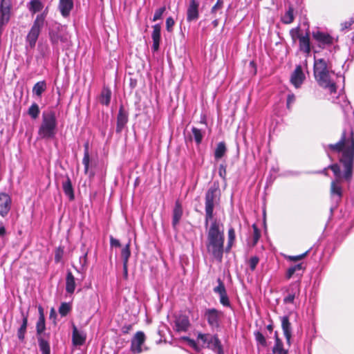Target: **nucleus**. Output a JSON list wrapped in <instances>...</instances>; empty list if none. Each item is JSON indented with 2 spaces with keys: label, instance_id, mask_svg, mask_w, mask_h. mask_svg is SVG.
Segmentation results:
<instances>
[{
  "label": "nucleus",
  "instance_id": "nucleus-1",
  "mask_svg": "<svg viewBox=\"0 0 354 354\" xmlns=\"http://www.w3.org/2000/svg\"><path fill=\"white\" fill-rule=\"evenodd\" d=\"M220 196L218 183L214 182L207 189L205 196V226L208 227L212 221L207 234V250L218 262L223 260L224 252V233L220 229V224L216 219L213 220L214 209L218 203Z\"/></svg>",
  "mask_w": 354,
  "mask_h": 354
},
{
  "label": "nucleus",
  "instance_id": "nucleus-2",
  "mask_svg": "<svg viewBox=\"0 0 354 354\" xmlns=\"http://www.w3.org/2000/svg\"><path fill=\"white\" fill-rule=\"evenodd\" d=\"M328 149L333 152H342V156L339 158V162L344 168L343 177L348 183L351 181L353 168H354V138H347L346 131L342 133L339 142L335 144L328 145Z\"/></svg>",
  "mask_w": 354,
  "mask_h": 354
},
{
  "label": "nucleus",
  "instance_id": "nucleus-3",
  "mask_svg": "<svg viewBox=\"0 0 354 354\" xmlns=\"http://www.w3.org/2000/svg\"><path fill=\"white\" fill-rule=\"evenodd\" d=\"M313 71L315 78L319 86L324 88H328L331 93H336V84L330 80L327 63L324 59H315Z\"/></svg>",
  "mask_w": 354,
  "mask_h": 354
},
{
  "label": "nucleus",
  "instance_id": "nucleus-4",
  "mask_svg": "<svg viewBox=\"0 0 354 354\" xmlns=\"http://www.w3.org/2000/svg\"><path fill=\"white\" fill-rule=\"evenodd\" d=\"M57 126L55 113L53 111L43 112L41 122L37 132L39 138L50 140L55 138L57 133Z\"/></svg>",
  "mask_w": 354,
  "mask_h": 354
},
{
  "label": "nucleus",
  "instance_id": "nucleus-5",
  "mask_svg": "<svg viewBox=\"0 0 354 354\" xmlns=\"http://www.w3.org/2000/svg\"><path fill=\"white\" fill-rule=\"evenodd\" d=\"M47 14L48 9L46 8L42 13L36 16V18L34 20L28 35H26V41L30 48H34L35 47L37 41L46 22Z\"/></svg>",
  "mask_w": 354,
  "mask_h": 354
},
{
  "label": "nucleus",
  "instance_id": "nucleus-6",
  "mask_svg": "<svg viewBox=\"0 0 354 354\" xmlns=\"http://www.w3.org/2000/svg\"><path fill=\"white\" fill-rule=\"evenodd\" d=\"M49 39L53 46H57L59 43L65 46L71 45V35L65 26L59 25L55 30L49 31Z\"/></svg>",
  "mask_w": 354,
  "mask_h": 354
},
{
  "label": "nucleus",
  "instance_id": "nucleus-7",
  "mask_svg": "<svg viewBox=\"0 0 354 354\" xmlns=\"http://www.w3.org/2000/svg\"><path fill=\"white\" fill-rule=\"evenodd\" d=\"M328 168L333 172L336 180L330 183V194L331 196H337L339 200H341L343 196L342 187L340 185L341 178L343 177V174L341 173L340 167L337 163H335L328 166Z\"/></svg>",
  "mask_w": 354,
  "mask_h": 354
},
{
  "label": "nucleus",
  "instance_id": "nucleus-8",
  "mask_svg": "<svg viewBox=\"0 0 354 354\" xmlns=\"http://www.w3.org/2000/svg\"><path fill=\"white\" fill-rule=\"evenodd\" d=\"M223 313L216 308H207L204 312L205 319L212 328H218L223 317Z\"/></svg>",
  "mask_w": 354,
  "mask_h": 354
},
{
  "label": "nucleus",
  "instance_id": "nucleus-9",
  "mask_svg": "<svg viewBox=\"0 0 354 354\" xmlns=\"http://www.w3.org/2000/svg\"><path fill=\"white\" fill-rule=\"evenodd\" d=\"M146 336L142 331H138L131 340V351L134 354L140 353L142 351V345L145 343Z\"/></svg>",
  "mask_w": 354,
  "mask_h": 354
},
{
  "label": "nucleus",
  "instance_id": "nucleus-10",
  "mask_svg": "<svg viewBox=\"0 0 354 354\" xmlns=\"http://www.w3.org/2000/svg\"><path fill=\"white\" fill-rule=\"evenodd\" d=\"M218 286L214 288V292L219 295L220 303L225 307L231 308V303L227 294L226 288L223 281L218 278L217 279Z\"/></svg>",
  "mask_w": 354,
  "mask_h": 354
},
{
  "label": "nucleus",
  "instance_id": "nucleus-11",
  "mask_svg": "<svg viewBox=\"0 0 354 354\" xmlns=\"http://www.w3.org/2000/svg\"><path fill=\"white\" fill-rule=\"evenodd\" d=\"M183 216V207L180 200L175 201L174 207L172 210V221L171 225L174 230H177L178 225Z\"/></svg>",
  "mask_w": 354,
  "mask_h": 354
},
{
  "label": "nucleus",
  "instance_id": "nucleus-12",
  "mask_svg": "<svg viewBox=\"0 0 354 354\" xmlns=\"http://www.w3.org/2000/svg\"><path fill=\"white\" fill-rule=\"evenodd\" d=\"M287 295L283 298L284 304H293L295 299L300 294V283L295 282L290 285L286 290Z\"/></svg>",
  "mask_w": 354,
  "mask_h": 354
},
{
  "label": "nucleus",
  "instance_id": "nucleus-13",
  "mask_svg": "<svg viewBox=\"0 0 354 354\" xmlns=\"http://www.w3.org/2000/svg\"><path fill=\"white\" fill-rule=\"evenodd\" d=\"M12 198L5 192H0V216H6L11 209Z\"/></svg>",
  "mask_w": 354,
  "mask_h": 354
},
{
  "label": "nucleus",
  "instance_id": "nucleus-14",
  "mask_svg": "<svg viewBox=\"0 0 354 354\" xmlns=\"http://www.w3.org/2000/svg\"><path fill=\"white\" fill-rule=\"evenodd\" d=\"M175 329L177 332H186L190 327V322L187 315L179 314L175 317Z\"/></svg>",
  "mask_w": 354,
  "mask_h": 354
},
{
  "label": "nucleus",
  "instance_id": "nucleus-15",
  "mask_svg": "<svg viewBox=\"0 0 354 354\" xmlns=\"http://www.w3.org/2000/svg\"><path fill=\"white\" fill-rule=\"evenodd\" d=\"M129 121L128 113L124 110L123 105H120L117 115V124L115 131L120 133Z\"/></svg>",
  "mask_w": 354,
  "mask_h": 354
},
{
  "label": "nucleus",
  "instance_id": "nucleus-16",
  "mask_svg": "<svg viewBox=\"0 0 354 354\" xmlns=\"http://www.w3.org/2000/svg\"><path fill=\"white\" fill-rule=\"evenodd\" d=\"M199 2L198 0H190L187 9V21H196L199 17Z\"/></svg>",
  "mask_w": 354,
  "mask_h": 354
},
{
  "label": "nucleus",
  "instance_id": "nucleus-17",
  "mask_svg": "<svg viewBox=\"0 0 354 354\" xmlns=\"http://www.w3.org/2000/svg\"><path fill=\"white\" fill-rule=\"evenodd\" d=\"M312 36L319 43V47L330 46L333 43V38L328 33L317 30L313 32Z\"/></svg>",
  "mask_w": 354,
  "mask_h": 354
},
{
  "label": "nucleus",
  "instance_id": "nucleus-18",
  "mask_svg": "<svg viewBox=\"0 0 354 354\" xmlns=\"http://www.w3.org/2000/svg\"><path fill=\"white\" fill-rule=\"evenodd\" d=\"M305 80V75L303 73L302 68L300 65H297L292 72L290 77V82L295 88H299Z\"/></svg>",
  "mask_w": 354,
  "mask_h": 354
},
{
  "label": "nucleus",
  "instance_id": "nucleus-19",
  "mask_svg": "<svg viewBox=\"0 0 354 354\" xmlns=\"http://www.w3.org/2000/svg\"><path fill=\"white\" fill-rule=\"evenodd\" d=\"M281 328L283 332V335L286 339V343L288 345L291 344V337H292V331H291V324L289 321L288 316H283L281 317Z\"/></svg>",
  "mask_w": 354,
  "mask_h": 354
},
{
  "label": "nucleus",
  "instance_id": "nucleus-20",
  "mask_svg": "<svg viewBox=\"0 0 354 354\" xmlns=\"http://www.w3.org/2000/svg\"><path fill=\"white\" fill-rule=\"evenodd\" d=\"M39 311V319L36 324V332L37 337L44 336L42 334L46 330V322H45V317L44 313L43 308L39 306L38 307Z\"/></svg>",
  "mask_w": 354,
  "mask_h": 354
},
{
  "label": "nucleus",
  "instance_id": "nucleus-21",
  "mask_svg": "<svg viewBox=\"0 0 354 354\" xmlns=\"http://www.w3.org/2000/svg\"><path fill=\"white\" fill-rule=\"evenodd\" d=\"M299 41L300 51L306 54H309L311 51V47L310 41V32L308 29L306 32L305 35L299 38Z\"/></svg>",
  "mask_w": 354,
  "mask_h": 354
},
{
  "label": "nucleus",
  "instance_id": "nucleus-22",
  "mask_svg": "<svg viewBox=\"0 0 354 354\" xmlns=\"http://www.w3.org/2000/svg\"><path fill=\"white\" fill-rule=\"evenodd\" d=\"M160 31L161 26L159 24L153 26V32L151 35L153 40L152 49L154 52L158 51L160 46Z\"/></svg>",
  "mask_w": 354,
  "mask_h": 354
},
{
  "label": "nucleus",
  "instance_id": "nucleus-23",
  "mask_svg": "<svg viewBox=\"0 0 354 354\" xmlns=\"http://www.w3.org/2000/svg\"><path fill=\"white\" fill-rule=\"evenodd\" d=\"M73 8V0H59V9L64 17L69 16Z\"/></svg>",
  "mask_w": 354,
  "mask_h": 354
},
{
  "label": "nucleus",
  "instance_id": "nucleus-24",
  "mask_svg": "<svg viewBox=\"0 0 354 354\" xmlns=\"http://www.w3.org/2000/svg\"><path fill=\"white\" fill-rule=\"evenodd\" d=\"M62 189L64 193L68 197L69 200L73 201L75 198L74 189L71 180L68 175L66 176V180L62 183Z\"/></svg>",
  "mask_w": 354,
  "mask_h": 354
},
{
  "label": "nucleus",
  "instance_id": "nucleus-25",
  "mask_svg": "<svg viewBox=\"0 0 354 354\" xmlns=\"http://www.w3.org/2000/svg\"><path fill=\"white\" fill-rule=\"evenodd\" d=\"M111 98V91L107 86L104 85L99 96V102L101 104L108 106Z\"/></svg>",
  "mask_w": 354,
  "mask_h": 354
},
{
  "label": "nucleus",
  "instance_id": "nucleus-26",
  "mask_svg": "<svg viewBox=\"0 0 354 354\" xmlns=\"http://www.w3.org/2000/svg\"><path fill=\"white\" fill-rule=\"evenodd\" d=\"M76 287L75 279L73 273L68 270L66 277V291L67 293L72 295L74 293Z\"/></svg>",
  "mask_w": 354,
  "mask_h": 354
},
{
  "label": "nucleus",
  "instance_id": "nucleus-27",
  "mask_svg": "<svg viewBox=\"0 0 354 354\" xmlns=\"http://www.w3.org/2000/svg\"><path fill=\"white\" fill-rule=\"evenodd\" d=\"M207 347L216 351L217 354H224L222 344L217 335H212Z\"/></svg>",
  "mask_w": 354,
  "mask_h": 354
},
{
  "label": "nucleus",
  "instance_id": "nucleus-28",
  "mask_svg": "<svg viewBox=\"0 0 354 354\" xmlns=\"http://www.w3.org/2000/svg\"><path fill=\"white\" fill-rule=\"evenodd\" d=\"M22 324L20 328L17 330V337L20 342H24L25 339V334L26 333V328L28 326V314L22 313Z\"/></svg>",
  "mask_w": 354,
  "mask_h": 354
},
{
  "label": "nucleus",
  "instance_id": "nucleus-29",
  "mask_svg": "<svg viewBox=\"0 0 354 354\" xmlns=\"http://www.w3.org/2000/svg\"><path fill=\"white\" fill-rule=\"evenodd\" d=\"M10 15L11 9L0 8V30L2 31L3 26L9 22Z\"/></svg>",
  "mask_w": 354,
  "mask_h": 354
},
{
  "label": "nucleus",
  "instance_id": "nucleus-30",
  "mask_svg": "<svg viewBox=\"0 0 354 354\" xmlns=\"http://www.w3.org/2000/svg\"><path fill=\"white\" fill-rule=\"evenodd\" d=\"M38 344L42 354H50V346L48 339L44 336L37 337Z\"/></svg>",
  "mask_w": 354,
  "mask_h": 354
},
{
  "label": "nucleus",
  "instance_id": "nucleus-31",
  "mask_svg": "<svg viewBox=\"0 0 354 354\" xmlns=\"http://www.w3.org/2000/svg\"><path fill=\"white\" fill-rule=\"evenodd\" d=\"M28 8L34 15L44 8V4L40 0H31L28 5Z\"/></svg>",
  "mask_w": 354,
  "mask_h": 354
},
{
  "label": "nucleus",
  "instance_id": "nucleus-32",
  "mask_svg": "<svg viewBox=\"0 0 354 354\" xmlns=\"http://www.w3.org/2000/svg\"><path fill=\"white\" fill-rule=\"evenodd\" d=\"M47 86L45 80L37 82L32 87V93L38 97H41V94L46 90Z\"/></svg>",
  "mask_w": 354,
  "mask_h": 354
},
{
  "label": "nucleus",
  "instance_id": "nucleus-33",
  "mask_svg": "<svg viewBox=\"0 0 354 354\" xmlns=\"http://www.w3.org/2000/svg\"><path fill=\"white\" fill-rule=\"evenodd\" d=\"M295 19L294 16V8L292 5L288 6V10L286 12L284 15L281 17V21L284 24H290L293 22Z\"/></svg>",
  "mask_w": 354,
  "mask_h": 354
},
{
  "label": "nucleus",
  "instance_id": "nucleus-34",
  "mask_svg": "<svg viewBox=\"0 0 354 354\" xmlns=\"http://www.w3.org/2000/svg\"><path fill=\"white\" fill-rule=\"evenodd\" d=\"M86 340V337L82 336L78 331L75 326L73 328V343L77 346L82 345Z\"/></svg>",
  "mask_w": 354,
  "mask_h": 354
},
{
  "label": "nucleus",
  "instance_id": "nucleus-35",
  "mask_svg": "<svg viewBox=\"0 0 354 354\" xmlns=\"http://www.w3.org/2000/svg\"><path fill=\"white\" fill-rule=\"evenodd\" d=\"M227 151L225 143L220 142L217 144L216 148L214 151V158L216 160L221 159L224 156Z\"/></svg>",
  "mask_w": 354,
  "mask_h": 354
},
{
  "label": "nucleus",
  "instance_id": "nucleus-36",
  "mask_svg": "<svg viewBox=\"0 0 354 354\" xmlns=\"http://www.w3.org/2000/svg\"><path fill=\"white\" fill-rule=\"evenodd\" d=\"M130 245L131 241L129 240L121 250V258L123 263H128L129 259L131 256Z\"/></svg>",
  "mask_w": 354,
  "mask_h": 354
},
{
  "label": "nucleus",
  "instance_id": "nucleus-37",
  "mask_svg": "<svg viewBox=\"0 0 354 354\" xmlns=\"http://www.w3.org/2000/svg\"><path fill=\"white\" fill-rule=\"evenodd\" d=\"M39 113L40 109L39 105L35 102L32 103L28 110V114L32 119L36 120L39 117Z\"/></svg>",
  "mask_w": 354,
  "mask_h": 354
},
{
  "label": "nucleus",
  "instance_id": "nucleus-38",
  "mask_svg": "<svg viewBox=\"0 0 354 354\" xmlns=\"http://www.w3.org/2000/svg\"><path fill=\"white\" fill-rule=\"evenodd\" d=\"M272 351L274 354H288V350L283 348L282 341L275 342Z\"/></svg>",
  "mask_w": 354,
  "mask_h": 354
},
{
  "label": "nucleus",
  "instance_id": "nucleus-39",
  "mask_svg": "<svg viewBox=\"0 0 354 354\" xmlns=\"http://www.w3.org/2000/svg\"><path fill=\"white\" fill-rule=\"evenodd\" d=\"M254 335L255 337V340L257 342L262 346L263 347H267L268 343L267 340L265 337V336L263 335V333L259 330H256L254 332Z\"/></svg>",
  "mask_w": 354,
  "mask_h": 354
},
{
  "label": "nucleus",
  "instance_id": "nucleus-40",
  "mask_svg": "<svg viewBox=\"0 0 354 354\" xmlns=\"http://www.w3.org/2000/svg\"><path fill=\"white\" fill-rule=\"evenodd\" d=\"M192 131L196 143L200 145L202 142L204 133H203L201 129L194 127H192Z\"/></svg>",
  "mask_w": 354,
  "mask_h": 354
},
{
  "label": "nucleus",
  "instance_id": "nucleus-41",
  "mask_svg": "<svg viewBox=\"0 0 354 354\" xmlns=\"http://www.w3.org/2000/svg\"><path fill=\"white\" fill-rule=\"evenodd\" d=\"M235 240V230L233 227H230L229 230H228V242H227V245L225 248V251L227 252H228L233 243H234V241Z\"/></svg>",
  "mask_w": 354,
  "mask_h": 354
},
{
  "label": "nucleus",
  "instance_id": "nucleus-42",
  "mask_svg": "<svg viewBox=\"0 0 354 354\" xmlns=\"http://www.w3.org/2000/svg\"><path fill=\"white\" fill-rule=\"evenodd\" d=\"M71 310V306L69 303L63 302L59 308V313L62 317L66 316Z\"/></svg>",
  "mask_w": 354,
  "mask_h": 354
},
{
  "label": "nucleus",
  "instance_id": "nucleus-43",
  "mask_svg": "<svg viewBox=\"0 0 354 354\" xmlns=\"http://www.w3.org/2000/svg\"><path fill=\"white\" fill-rule=\"evenodd\" d=\"M310 250H311V248L308 249L307 251H306L305 252H304L303 254H301L299 255L286 256V259H288V261H292V262H296V261H300V260L304 259L308 254Z\"/></svg>",
  "mask_w": 354,
  "mask_h": 354
},
{
  "label": "nucleus",
  "instance_id": "nucleus-44",
  "mask_svg": "<svg viewBox=\"0 0 354 354\" xmlns=\"http://www.w3.org/2000/svg\"><path fill=\"white\" fill-rule=\"evenodd\" d=\"M290 35L294 41H295L297 38L299 39V38L301 37L304 36L300 33V28L299 27H297L295 28L291 29L290 31Z\"/></svg>",
  "mask_w": 354,
  "mask_h": 354
},
{
  "label": "nucleus",
  "instance_id": "nucleus-45",
  "mask_svg": "<svg viewBox=\"0 0 354 354\" xmlns=\"http://www.w3.org/2000/svg\"><path fill=\"white\" fill-rule=\"evenodd\" d=\"M212 337V335L210 334H203V333H200L198 335L197 339L201 340V342L203 344H207V345L208 346Z\"/></svg>",
  "mask_w": 354,
  "mask_h": 354
},
{
  "label": "nucleus",
  "instance_id": "nucleus-46",
  "mask_svg": "<svg viewBox=\"0 0 354 354\" xmlns=\"http://www.w3.org/2000/svg\"><path fill=\"white\" fill-rule=\"evenodd\" d=\"M165 10H166L165 6H162V7L158 8V10H156L154 13L152 21H156L157 20L160 19Z\"/></svg>",
  "mask_w": 354,
  "mask_h": 354
},
{
  "label": "nucleus",
  "instance_id": "nucleus-47",
  "mask_svg": "<svg viewBox=\"0 0 354 354\" xmlns=\"http://www.w3.org/2000/svg\"><path fill=\"white\" fill-rule=\"evenodd\" d=\"M90 163V154H84L82 164L84 166V174H88Z\"/></svg>",
  "mask_w": 354,
  "mask_h": 354
},
{
  "label": "nucleus",
  "instance_id": "nucleus-48",
  "mask_svg": "<svg viewBox=\"0 0 354 354\" xmlns=\"http://www.w3.org/2000/svg\"><path fill=\"white\" fill-rule=\"evenodd\" d=\"M354 24V19L351 18L349 20L340 24V30L344 31L345 30L351 29V26Z\"/></svg>",
  "mask_w": 354,
  "mask_h": 354
},
{
  "label": "nucleus",
  "instance_id": "nucleus-49",
  "mask_svg": "<svg viewBox=\"0 0 354 354\" xmlns=\"http://www.w3.org/2000/svg\"><path fill=\"white\" fill-rule=\"evenodd\" d=\"M254 233H253V245H256L261 236V232L256 225H252Z\"/></svg>",
  "mask_w": 354,
  "mask_h": 354
},
{
  "label": "nucleus",
  "instance_id": "nucleus-50",
  "mask_svg": "<svg viewBox=\"0 0 354 354\" xmlns=\"http://www.w3.org/2000/svg\"><path fill=\"white\" fill-rule=\"evenodd\" d=\"M64 254V250L61 247H59L56 249L55 252V261L56 263H59L62 259Z\"/></svg>",
  "mask_w": 354,
  "mask_h": 354
},
{
  "label": "nucleus",
  "instance_id": "nucleus-51",
  "mask_svg": "<svg viewBox=\"0 0 354 354\" xmlns=\"http://www.w3.org/2000/svg\"><path fill=\"white\" fill-rule=\"evenodd\" d=\"M259 259L258 257L254 256L252 257L249 260V266L251 270H254L257 268V264L259 263Z\"/></svg>",
  "mask_w": 354,
  "mask_h": 354
},
{
  "label": "nucleus",
  "instance_id": "nucleus-52",
  "mask_svg": "<svg viewBox=\"0 0 354 354\" xmlns=\"http://www.w3.org/2000/svg\"><path fill=\"white\" fill-rule=\"evenodd\" d=\"M174 24H175V22H174L173 17H169L166 19V30L169 32H171L173 31V27H174Z\"/></svg>",
  "mask_w": 354,
  "mask_h": 354
},
{
  "label": "nucleus",
  "instance_id": "nucleus-53",
  "mask_svg": "<svg viewBox=\"0 0 354 354\" xmlns=\"http://www.w3.org/2000/svg\"><path fill=\"white\" fill-rule=\"evenodd\" d=\"M295 102V95L293 93L288 94L287 96L286 107L288 110H291V105Z\"/></svg>",
  "mask_w": 354,
  "mask_h": 354
},
{
  "label": "nucleus",
  "instance_id": "nucleus-54",
  "mask_svg": "<svg viewBox=\"0 0 354 354\" xmlns=\"http://www.w3.org/2000/svg\"><path fill=\"white\" fill-rule=\"evenodd\" d=\"M226 166L224 165H220L218 168V175L220 177H221L223 180L226 179Z\"/></svg>",
  "mask_w": 354,
  "mask_h": 354
},
{
  "label": "nucleus",
  "instance_id": "nucleus-55",
  "mask_svg": "<svg viewBox=\"0 0 354 354\" xmlns=\"http://www.w3.org/2000/svg\"><path fill=\"white\" fill-rule=\"evenodd\" d=\"M0 8H12L11 0H0Z\"/></svg>",
  "mask_w": 354,
  "mask_h": 354
},
{
  "label": "nucleus",
  "instance_id": "nucleus-56",
  "mask_svg": "<svg viewBox=\"0 0 354 354\" xmlns=\"http://www.w3.org/2000/svg\"><path fill=\"white\" fill-rule=\"evenodd\" d=\"M38 50L40 53V55L42 57H44L46 56V55L48 53V47L47 46H42L39 45L38 46Z\"/></svg>",
  "mask_w": 354,
  "mask_h": 354
},
{
  "label": "nucleus",
  "instance_id": "nucleus-57",
  "mask_svg": "<svg viewBox=\"0 0 354 354\" xmlns=\"http://www.w3.org/2000/svg\"><path fill=\"white\" fill-rule=\"evenodd\" d=\"M223 0H217L216 4L212 8V13L215 12L217 9L221 8L223 6Z\"/></svg>",
  "mask_w": 354,
  "mask_h": 354
},
{
  "label": "nucleus",
  "instance_id": "nucleus-58",
  "mask_svg": "<svg viewBox=\"0 0 354 354\" xmlns=\"http://www.w3.org/2000/svg\"><path fill=\"white\" fill-rule=\"evenodd\" d=\"M132 328H133L132 324H127V325H124L122 327L121 330L123 334H128L132 330Z\"/></svg>",
  "mask_w": 354,
  "mask_h": 354
},
{
  "label": "nucleus",
  "instance_id": "nucleus-59",
  "mask_svg": "<svg viewBox=\"0 0 354 354\" xmlns=\"http://www.w3.org/2000/svg\"><path fill=\"white\" fill-rule=\"evenodd\" d=\"M110 244L112 247L113 246H115V247H120L121 246L120 241L113 238V236L110 237Z\"/></svg>",
  "mask_w": 354,
  "mask_h": 354
},
{
  "label": "nucleus",
  "instance_id": "nucleus-60",
  "mask_svg": "<svg viewBox=\"0 0 354 354\" xmlns=\"http://www.w3.org/2000/svg\"><path fill=\"white\" fill-rule=\"evenodd\" d=\"M296 272H297L291 266L288 269L286 277L288 279H290Z\"/></svg>",
  "mask_w": 354,
  "mask_h": 354
},
{
  "label": "nucleus",
  "instance_id": "nucleus-61",
  "mask_svg": "<svg viewBox=\"0 0 354 354\" xmlns=\"http://www.w3.org/2000/svg\"><path fill=\"white\" fill-rule=\"evenodd\" d=\"M123 277L124 279H128V263H123Z\"/></svg>",
  "mask_w": 354,
  "mask_h": 354
},
{
  "label": "nucleus",
  "instance_id": "nucleus-62",
  "mask_svg": "<svg viewBox=\"0 0 354 354\" xmlns=\"http://www.w3.org/2000/svg\"><path fill=\"white\" fill-rule=\"evenodd\" d=\"M293 268V269L296 271V272H298V271H300V270H305V268L303 266V263H298L297 265H295L293 266H292Z\"/></svg>",
  "mask_w": 354,
  "mask_h": 354
},
{
  "label": "nucleus",
  "instance_id": "nucleus-63",
  "mask_svg": "<svg viewBox=\"0 0 354 354\" xmlns=\"http://www.w3.org/2000/svg\"><path fill=\"white\" fill-rule=\"evenodd\" d=\"M84 154H89V144H88V142H86L84 145Z\"/></svg>",
  "mask_w": 354,
  "mask_h": 354
},
{
  "label": "nucleus",
  "instance_id": "nucleus-64",
  "mask_svg": "<svg viewBox=\"0 0 354 354\" xmlns=\"http://www.w3.org/2000/svg\"><path fill=\"white\" fill-rule=\"evenodd\" d=\"M6 233V228L3 225L0 226V236H3Z\"/></svg>",
  "mask_w": 354,
  "mask_h": 354
}]
</instances>
